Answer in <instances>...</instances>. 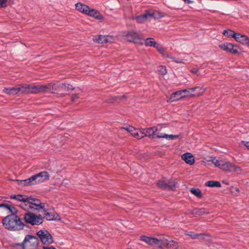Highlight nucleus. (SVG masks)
<instances>
[{"label":"nucleus","instance_id":"nucleus-1","mask_svg":"<svg viewBox=\"0 0 249 249\" xmlns=\"http://www.w3.org/2000/svg\"><path fill=\"white\" fill-rule=\"evenodd\" d=\"M11 198L17 200L19 202V206L26 211L36 210L39 211L44 208V203L35 198L27 197L22 195H12Z\"/></svg>","mask_w":249,"mask_h":249},{"label":"nucleus","instance_id":"nucleus-2","mask_svg":"<svg viewBox=\"0 0 249 249\" xmlns=\"http://www.w3.org/2000/svg\"><path fill=\"white\" fill-rule=\"evenodd\" d=\"M3 225L5 228L12 231H17L22 229L24 224L21 219L15 214H9L3 219Z\"/></svg>","mask_w":249,"mask_h":249},{"label":"nucleus","instance_id":"nucleus-3","mask_svg":"<svg viewBox=\"0 0 249 249\" xmlns=\"http://www.w3.org/2000/svg\"><path fill=\"white\" fill-rule=\"evenodd\" d=\"M141 239L148 245L159 248H166L168 239L165 236H160L159 238L141 236Z\"/></svg>","mask_w":249,"mask_h":249},{"label":"nucleus","instance_id":"nucleus-4","mask_svg":"<svg viewBox=\"0 0 249 249\" xmlns=\"http://www.w3.org/2000/svg\"><path fill=\"white\" fill-rule=\"evenodd\" d=\"M142 134L144 135V137H148L150 138L153 139L156 136L158 138H165L167 140H173L179 137L178 135H168L166 134H156L157 131V128L156 127H149L145 129H142Z\"/></svg>","mask_w":249,"mask_h":249},{"label":"nucleus","instance_id":"nucleus-5","mask_svg":"<svg viewBox=\"0 0 249 249\" xmlns=\"http://www.w3.org/2000/svg\"><path fill=\"white\" fill-rule=\"evenodd\" d=\"M186 97H196L202 96L206 91L203 87H196L184 89Z\"/></svg>","mask_w":249,"mask_h":249},{"label":"nucleus","instance_id":"nucleus-6","mask_svg":"<svg viewBox=\"0 0 249 249\" xmlns=\"http://www.w3.org/2000/svg\"><path fill=\"white\" fill-rule=\"evenodd\" d=\"M125 36L126 39L129 42L139 45L142 44L143 36L137 32L129 31L126 34Z\"/></svg>","mask_w":249,"mask_h":249},{"label":"nucleus","instance_id":"nucleus-7","mask_svg":"<svg viewBox=\"0 0 249 249\" xmlns=\"http://www.w3.org/2000/svg\"><path fill=\"white\" fill-rule=\"evenodd\" d=\"M42 216L36 215L32 213L28 212L25 213L24 219L25 221L33 225H39L42 223Z\"/></svg>","mask_w":249,"mask_h":249},{"label":"nucleus","instance_id":"nucleus-8","mask_svg":"<svg viewBox=\"0 0 249 249\" xmlns=\"http://www.w3.org/2000/svg\"><path fill=\"white\" fill-rule=\"evenodd\" d=\"M50 178V175L46 171L41 172L36 175L33 176L29 178V181L32 182V185L39 183H42L48 180Z\"/></svg>","mask_w":249,"mask_h":249},{"label":"nucleus","instance_id":"nucleus-9","mask_svg":"<svg viewBox=\"0 0 249 249\" xmlns=\"http://www.w3.org/2000/svg\"><path fill=\"white\" fill-rule=\"evenodd\" d=\"M220 169L231 173H235L237 174H241L243 170L242 169L235 164L229 162L223 161V163L221 165Z\"/></svg>","mask_w":249,"mask_h":249},{"label":"nucleus","instance_id":"nucleus-10","mask_svg":"<svg viewBox=\"0 0 249 249\" xmlns=\"http://www.w3.org/2000/svg\"><path fill=\"white\" fill-rule=\"evenodd\" d=\"M37 235L40 239L44 246H49L53 242L51 234L47 230H40L37 232Z\"/></svg>","mask_w":249,"mask_h":249},{"label":"nucleus","instance_id":"nucleus-11","mask_svg":"<svg viewBox=\"0 0 249 249\" xmlns=\"http://www.w3.org/2000/svg\"><path fill=\"white\" fill-rule=\"evenodd\" d=\"M43 92L55 93L59 89V85L57 83H49L42 85Z\"/></svg>","mask_w":249,"mask_h":249},{"label":"nucleus","instance_id":"nucleus-12","mask_svg":"<svg viewBox=\"0 0 249 249\" xmlns=\"http://www.w3.org/2000/svg\"><path fill=\"white\" fill-rule=\"evenodd\" d=\"M123 128L127 131L133 137L137 139H140L144 137V135L142 134V130L139 131L132 126H129L128 127Z\"/></svg>","mask_w":249,"mask_h":249},{"label":"nucleus","instance_id":"nucleus-13","mask_svg":"<svg viewBox=\"0 0 249 249\" xmlns=\"http://www.w3.org/2000/svg\"><path fill=\"white\" fill-rule=\"evenodd\" d=\"M219 47L224 51L233 54L237 53L238 52L237 50L234 48L233 45L231 43H225L220 44Z\"/></svg>","mask_w":249,"mask_h":249},{"label":"nucleus","instance_id":"nucleus-14","mask_svg":"<svg viewBox=\"0 0 249 249\" xmlns=\"http://www.w3.org/2000/svg\"><path fill=\"white\" fill-rule=\"evenodd\" d=\"M185 95L184 90H181L176 91L171 95V97L169 100H170V102H175L183 98H185Z\"/></svg>","mask_w":249,"mask_h":249},{"label":"nucleus","instance_id":"nucleus-15","mask_svg":"<svg viewBox=\"0 0 249 249\" xmlns=\"http://www.w3.org/2000/svg\"><path fill=\"white\" fill-rule=\"evenodd\" d=\"M234 39L238 42L249 46V38L246 36L236 33Z\"/></svg>","mask_w":249,"mask_h":249},{"label":"nucleus","instance_id":"nucleus-16","mask_svg":"<svg viewBox=\"0 0 249 249\" xmlns=\"http://www.w3.org/2000/svg\"><path fill=\"white\" fill-rule=\"evenodd\" d=\"M181 159L189 165H193L195 163V158L190 153H186L181 156Z\"/></svg>","mask_w":249,"mask_h":249},{"label":"nucleus","instance_id":"nucleus-17","mask_svg":"<svg viewBox=\"0 0 249 249\" xmlns=\"http://www.w3.org/2000/svg\"><path fill=\"white\" fill-rule=\"evenodd\" d=\"M87 15L98 20H102L104 19V16L99 12L93 9L90 8Z\"/></svg>","mask_w":249,"mask_h":249},{"label":"nucleus","instance_id":"nucleus-18","mask_svg":"<svg viewBox=\"0 0 249 249\" xmlns=\"http://www.w3.org/2000/svg\"><path fill=\"white\" fill-rule=\"evenodd\" d=\"M39 211L43 212V217L47 220H53L56 219L53 213L49 212L46 209L44 203V208L40 209Z\"/></svg>","mask_w":249,"mask_h":249},{"label":"nucleus","instance_id":"nucleus-19","mask_svg":"<svg viewBox=\"0 0 249 249\" xmlns=\"http://www.w3.org/2000/svg\"><path fill=\"white\" fill-rule=\"evenodd\" d=\"M18 94L19 93H29L30 85L23 84L17 86Z\"/></svg>","mask_w":249,"mask_h":249},{"label":"nucleus","instance_id":"nucleus-20","mask_svg":"<svg viewBox=\"0 0 249 249\" xmlns=\"http://www.w3.org/2000/svg\"><path fill=\"white\" fill-rule=\"evenodd\" d=\"M76 9L86 15H88L90 8L86 5L83 4L81 3H78L75 4Z\"/></svg>","mask_w":249,"mask_h":249},{"label":"nucleus","instance_id":"nucleus-21","mask_svg":"<svg viewBox=\"0 0 249 249\" xmlns=\"http://www.w3.org/2000/svg\"><path fill=\"white\" fill-rule=\"evenodd\" d=\"M149 19H150L151 18H153L154 19H159L163 17V15L161 13L154 11V10H148L147 11Z\"/></svg>","mask_w":249,"mask_h":249},{"label":"nucleus","instance_id":"nucleus-22","mask_svg":"<svg viewBox=\"0 0 249 249\" xmlns=\"http://www.w3.org/2000/svg\"><path fill=\"white\" fill-rule=\"evenodd\" d=\"M147 15V11H146L145 13L143 15L136 16L133 18L135 19L138 23H142L149 19L148 16Z\"/></svg>","mask_w":249,"mask_h":249},{"label":"nucleus","instance_id":"nucleus-23","mask_svg":"<svg viewBox=\"0 0 249 249\" xmlns=\"http://www.w3.org/2000/svg\"><path fill=\"white\" fill-rule=\"evenodd\" d=\"M42 85L31 86L30 85L29 93H37L43 92Z\"/></svg>","mask_w":249,"mask_h":249},{"label":"nucleus","instance_id":"nucleus-24","mask_svg":"<svg viewBox=\"0 0 249 249\" xmlns=\"http://www.w3.org/2000/svg\"><path fill=\"white\" fill-rule=\"evenodd\" d=\"M3 92L8 95L18 94L17 86L12 88H5L3 89Z\"/></svg>","mask_w":249,"mask_h":249},{"label":"nucleus","instance_id":"nucleus-25","mask_svg":"<svg viewBox=\"0 0 249 249\" xmlns=\"http://www.w3.org/2000/svg\"><path fill=\"white\" fill-rule=\"evenodd\" d=\"M193 214L197 215H202L205 214L210 213V212L204 208L202 209H195L193 210Z\"/></svg>","mask_w":249,"mask_h":249},{"label":"nucleus","instance_id":"nucleus-26","mask_svg":"<svg viewBox=\"0 0 249 249\" xmlns=\"http://www.w3.org/2000/svg\"><path fill=\"white\" fill-rule=\"evenodd\" d=\"M0 208H3L6 210H7L8 211V212L11 213L12 214L16 213H17V210L15 207L7 204H0Z\"/></svg>","mask_w":249,"mask_h":249},{"label":"nucleus","instance_id":"nucleus-27","mask_svg":"<svg viewBox=\"0 0 249 249\" xmlns=\"http://www.w3.org/2000/svg\"><path fill=\"white\" fill-rule=\"evenodd\" d=\"M167 246L166 248L170 249H177L178 247V243L172 240H168Z\"/></svg>","mask_w":249,"mask_h":249},{"label":"nucleus","instance_id":"nucleus-28","mask_svg":"<svg viewBox=\"0 0 249 249\" xmlns=\"http://www.w3.org/2000/svg\"><path fill=\"white\" fill-rule=\"evenodd\" d=\"M205 185L207 186L211 187H221V184L219 182L216 181H213V180H210V181H207L205 183Z\"/></svg>","mask_w":249,"mask_h":249},{"label":"nucleus","instance_id":"nucleus-29","mask_svg":"<svg viewBox=\"0 0 249 249\" xmlns=\"http://www.w3.org/2000/svg\"><path fill=\"white\" fill-rule=\"evenodd\" d=\"M105 36L99 35L93 36L92 40L98 43H105Z\"/></svg>","mask_w":249,"mask_h":249},{"label":"nucleus","instance_id":"nucleus-30","mask_svg":"<svg viewBox=\"0 0 249 249\" xmlns=\"http://www.w3.org/2000/svg\"><path fill=\"white\" fill-rule=\"evenodd\" d=\"M186 235L190 236L192 239H204L205 235L203 233L200 234H191L190 233H186Z\"/></svg>","mask_w":249,"mask_h":249},{"label":"nucleus","instance_id":"nucleus-31","mask_svg":"<svg viewBox=\"0 0 249 249\" xmlns=\"http://www.w3.org/2000/svg\"><path fill=\"white\" fill-rule=\"evenodd\" d=\"M155 40L153 38H147L145 40L144 44L146 46L154 47L156 43Z\"/></svg>","mask_w":249,"mask_h":249},{"label":"nucleus","instance_id":"nucleus-32","mask_svg":"<svg viewBox=\"0 0 249 249\" xmlns=\"http://www.w3.org/2000/svg\"><path fill=\"white\" fill-rule=\"evenodd\" d=\"M191 193L198 198H201L202 195L201 191L198 188H192L190 190Z\"/></svg>","mask_w":249,"mask_h":249},{"label":"nucleus","instance_id":"nucleus-33","mask_svg":"<svg viewBox=\"0 0 249 249\" xmlns=\"http://www.w3.org/2000/svg\"><path fill=\"white\" fill-rule=\"evenodd\" d=\"M126 98L125 95H123L122 96L114 97L108 100V103H113L116 102H120L122 100Z\"/></svg>","mask_w":249,"mask_h":249},{"label":"nucleus","instance_id":"nucleus-34","mask_svg":"<svg viewBox=\"0 0 249 249\" xmlns=\"http://www.w3.org/2000/svg\"><path fill=\"white\" fill-rule=\"evenodd\" d=\"M236 33L231 30H224L223 35L227 37H232L234 38Z\"/></svg>","mask_w":249,"mask_h":249},{"label":"nucleus","instance_id":"nucleus-35","mask_svg":"<svg viewBox=\"0 0 249 249\" xmlns=\"http://www.w3.org/2000/svg\"><path fill=\"white\" fill-rule=\"evenodd\" d=\"M157 185L159 187L163 189H167L166 180H159L157 182Z\"/></svg>","mask_w":249,"mask_h":249},{"label":"nucleus","instance_id":"nucleus-36","mask_svg":"<svg viewBox=\"0 0 249 249\" xmlns=\"http://www.w3.org/2000/svg\"><path fill=\"white\" fill-rule=\"evenodd\" d=\"M29 178L25 180H16L18 184L21 186H28L32 185V182L29 181Z\"/></svg>","mask_w":249,"mask_h":249},{"label":"nucleus","instance_id":"nucleus-37","mask_svg":"<svg viewBox=\"0 0 249 249\" xmlns=\"http://www.w3.org/2000/svg\"><path fill=\"white\" fill-rule=\"evenodd\" d=\"M224 160H217L216 158H213L212 160V162L215 165V167H218L220 169L221 164L223 163Z\"/></svg>","mask_w":249,"mask_h":249},{"label":"nucleus","instance_id":"nucleus-38","mask_svg":"<svg viewBox=\"0 0 249 249\" xmlns=\"http://www.w3.org/2000/svg\"><path fill=\"white\" fill-rule=\"evenodd\" d=\"M59 89L69 91L70 90H73L74 88H73L72 86L71 85H66L65 84H62L59 85Z\"/></svg>","mask_w":249,"mask_h":249},{"label":"nucleus","instance_id":"nucleus-39","mask_svg":"<svg viewBox=\"0 0 249 249\" xmlns=\"http://www.w3.org/2000/svg\"><path fill=\"white\" fill-rule=\"evenodd\" d=\"M161 54H163L165 50L164 48L160 44L156 42L155 46H154Z\"/></svg>","mask_w":249,"mask_h":249},{"label":"nucleus","instance_id":"nucleus-40","mask_svg":"<svg viewBox=\"0 0 249 249\" xmlns=\"http://www.w3.org/2000/svg\"><path fill=\"white\" fill-rule=\"evenodd\" d=\"M166 184L167 186V189H172L175 187L176 182L172 180H166Z\"/></svg>","mask_w":249,"mask_h":249},{"label":"nucleus","instance_id":"nucleus-41","mask_svg":"<svg viewBox=\"0 0 249 249\" xmlns=\"http://www.w3.org/2000/svg\"><path fill=\"white\" fill-rule=\"evenodd\" d=\"M162 55L163 56H164L165 57H168L170 59H172L175 62H176L177 63H183V62L182 61L179 60V59H178L169 55L168 54H166V53H164V52H163V54H162Z\"/></svg>","mask_w":249,"mask_h":249},{"label":"nucleus","instance_id":"nucleus-42","mask_svg":"<svg viewBox=\"0 0 249 249\" xmlns=\"http://www.w3.org/2000/svg\"><path fill=\"white\" fill-rule=\"evenodd\" d=\"M158 71L160 74L162 75H165L167 73L166 67L163 66H160L159 67Z\"/></svg>","mask_w":249,"mask_h":249},{"label":"nucleus","instance_id":"nucleus-43","mask_svg":"<svg viewBox=\"0 0 249 249\" xmlns=\"http://www.w3.org/2000/svg\"><path fill=\"white\" fill-rule=\"evenodd\" d=\"M105 43L108 42H112L114 40V38L111 36H105Z\"/></svg>","mask_w":249,"mask_h":249},{"label":"nucleus","instance_id":"nucleus-44","mask_svg":"<svg viewBox=\"0 0 249 249\" xmlns=\"http://www.w3.org/2000/svg\"><path fill=\"white\" fill-rule=\"evenodd\" d=\"M8 0H0V8H4L7 6Z\"/></svg>","mask_w":249,"mask_h":249},{"label":"nucleus","instance_id":"nucleus-45","mask_svg":"<svg viewBox=\"0 0 249 249\" xmlns=\"http://www.w3.org/2000/svg\"><path fill=\"white\" fill-rule=\"evenodd\" d=\"M79 98V96L77 94H74L72 95L71 97V100L73 102L75 101L77 99Z\"/></svg>","mask_w":249,"mask_h":249},{"label":"nucleus","instance_id":"nucleus-46","mask_svg":"<svg viewBox=\"0 0 249 249\" xmlns=\"http://www.w3.org/2000/svg\"><path fill=\"white\" fill-rule=\"evenodd\" d=\"M242 143L249 150V142L243 141Z\"/></svg>","mask_w":249,"mask_h":249},{"label":"nucleus","instance_id":"nucleus-47","mask_svg":"<svg viewBox=\"0 0 249 249\" xmlns=\"http://www.w3.org/2000/svg\"><path fill=\"white\" fill-rule=\"evenodd\" d=\"M191 72L198 75V71L197 69H193L191 70Z\"/></svg>","mask_w":249,"mask_h":249},{"label":"nucleus","instance_id":"nucleus-48","mask_svg":"<svg viewBox=\"0 0 249 249\" xmlns=\"http://www.w3.org/2000/svg\"><path fill=\"white\" fill-rule=\"evenodd\" d=\"M185 2L187 3H191V1L190 0H183Z\"/></svg>","mask_w":249,"mask_h":249},{"label":"nucleus","instance_id":"nucleus-49","mask_svg":"<svg viewBox=\"0 0 249 249\" xmlns=\"http://www.w3.org/2000/svg\"><path fill=\"white\" fill-rule=\"evenodd\" d=\"M235 190L237 192H239V189L237 188H235Z\"/></svg>","mask_w":249,"mask_h":249}]
</instances>
